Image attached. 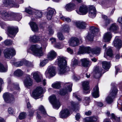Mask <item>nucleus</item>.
Listing matches in <instances>:
<instances>
[{
	"instance_id": "nucleus-10",
	"label": "nucleus",
	"mask_w": 122,
	"mask_h": 122,
	"mask_svg": "<svg viewBox=\"0 0 122 122\" xmlns=\"http://www.w3.org/2000/svg\"><path fill=\"white\" fill-rule=\"evenodd\" d=\"M42 92L43 88L41 87H38L34 90L32 95L35 99H37L42 94Z\"/></svg>"
},
{
	"instance_id": "nucleus-37",
	"label": "nucleus",
	"mask_w": 122,
	"mask_h": 122,
	"mask_svg": "<svg viewBox=\"0 0 122 122\" xmlns=\"http://www.w3.org/2000/svg\"><path fill=\"white\" fill-rule=\"evenodd\" d=\"M23 74L22 71L20 69H18L15 71L14 73V75L15 76H22Z\"/></svg>"
},
{
	"instance_id": "nucleus-32",
	"label": "nucleus",
	"mask_w": 122,
	"mask_h": 122,
	"mask_svg": "<svg viewBox=\"0 0 122 122\" xmlns=\"http://www.w3.org/2000/svg\"><path fill=\"white\" fill-rule=\"evenodd\" d=\"M97 119V117L93 116L86 118L84 120L86 122H96Z\"/></svg>"
},
{
	"instance_id": "nucleus-16",
	"label": "nucleus",
	"mask_w": 122,
	"mask_h": 122,
	"mask_svg": "<svg viewBox=\"0 0 122 122\" xmlns=\"http://www.w3.org/2000/svg\"><path fill=\"white\" fill-rule=\"evenodd\" d=\"M70 115V112L67 109H62L60 113V117L61 118H66Z\"/></svg>"
},
{
	"instance_id": "nucleus-13",
	"label": "nucleus",
	"mask_w": 122,
	"mask_h": 122,
	"mask_svg": "<svg viewBox=\"0 0 122 122\" xmlns=\"http://www.w3.org/2000/svg\"><path fill=\"white\" fill-rule=\"evenodd\" d=\"M92 49L89 46L85 47L82 46L80 47L79 51L81 54L89 53L91 52Z\"/></svg>"
},
{
	"instance_id": "nucleus-55",
	"label": "nucleus",
	"mask_w": 122,
	"mask_h": 122,
	"mask_svg": "<svg viewBox=\"0 0 122 122\" xmlns=\"http://www.w3.org/2000/svg\"><path fill=\"white\" fill-rule=\"evenodd\" d=\"M24 64L27 66L32 67L33 66L31 63L28 61H24Z\"/></svg>"
},
{
	"instance_id": "nucleus-54",
	"label": "nucleus",
	"mask_w": 122,
	"mask_h": 122,
	"mask_svg": "<svg viewBox=\"0 0 122 122\" xmlns=\"http://www.w3.org/2000/svg\"><path fill=\"white\" fill-rule=\"evenodd\" d=\"M26 117V113L25 112H22L20 113L19 115V118L20 120L24 119Z\"/></svg>"
},
{
	"instance_id": "nucleus-53",
	"label": "nucleus",
	"mask_w": 122,
	"mask_h": 122,
	"mask_svg": "<svg viewBox=\"0 0 122 122\" xmlns=\"http://www.w3.org/2000/svg\"><path fill=\"white\" fill-rule=\"evenodd\" d=\"M109 0H102L101 2H99L100 4L102 5H106L109 3Z\"/></svg>"
},
{
	"instance_id": "nucleus-22",
	"label": "nucleus",
	"mask_w": 122,
	"mask_h": 122,
	"mask_svg": "<svg viewBox=\"0 0 122 122\" xmlns=\"http://www.w3.org/2000/svg\"><path fill=\"white\" fill-rule=\"evenodd\" d=\"M48 11L47 14V18L48 20H50L54 13V12H55V9L52 8H48L47 9Z\"/></svg>"
},
{
	"instance_id": "nucleus-1",
	"label": "nucleus",
	"mask_w": 122,
	"mask_h": 122,
	"mask_svg": "<svg viewBox=\"0 0 122 122\" xmlns=\"http://www.w3.org/2000/svg\"><path fill=\"white\" fill-rule=\"evenodd\" d=\"M58 64L60 67L58 73L63 74L70 71L69 68L66 66L67 62L64 58L61 56L58 57Z\"/></svg>"
},
{
	"instance_id": "nucleus-35",
	"label": "nucleus",
	"mask_w": 122,
	"mask_h": 122,
	"mask_svg": "<svg viewBox=\"0 0 122 122\" xmlns=\"http://www.w3.org/2000/svg\"><path fill=\"white\" fill-rule=\"evenodd\" d=\"M102 66L103 68L105 70L109 69L110 68V63L106 61H103L102 62Z\"/></svg>"
},
{
	"instance_id": "nucleus-38",
	"label": "nucleus",
	"mask_w": 122,
	"mask_h": 122,
	"mask_svg": "<svg viewBox=\"0 0 122 122\" xmlns=\"http://www.w3.org/2000/svg\"><path fill=\"white\" fill-rule=\"evenodd\" d=\"M111 118L113 120L116 122H120V117H117L113 113L111 114Z\"/></svg>"
},
{
	"instance_id": "nucleus-17",
	"label": "nucleus",
	"mask_w": 122,
	"mask_h": 122,
	"mask_svg": "<svg viewBox=\"0 0 122 122\" xmlns=\"http://www.w3.org/2000/svg\"><path fill=\"white\" fill-rule=\"evenodd\" d=\"M7 31L9 34L15 36L18 32V29L17 27H10L8 28Z\"/></svg>"
},
{
	"instance_id": "nucleus-18",
	"label": "nucleus",
	"mask_w": 122,
	"mask_h": 122,
	"mask_svg": "<svg viewBox=\"0 0 122 122\" xmlns=\"http://www.w3.org/2000/svg\"><path fill=\"white\" fill-rule=\"evenodd\" d=\"M89 16L92 18L96 16V13L95 8L93 6H91L89 7Z\"/></svg>"
},
{
	"instance_id": "nucleus-50",
	"label": "nucleus",
	"mask_w": 122,
	"mask_h": 122,
	"mask_svg": "<svg viewBox=\"0 0 122 122\" xmlns=\"http://www.w3.org/2000/svg\"><path fill=\"white\" fill-rule=\"evenodd\" d=\"M84 104L85 106L88 105L90 102V98L89 97H86L84 100Z\"/></svg>"
},
{
	"instance_id": "nucleus-7",
	"label": "nucleus",
	"mask_w": 122,
	"mask_h": 122,
	"mask_svg": "<svg viewBox=\"0 0 122 122\" xmlns=\"http://www.w3.org/2000/svg\"><path fill=\"white\" fill-rule=\"evenodd\" d=\"M49 98L50 101L53 105L54 108L58 109L60 106V103L58 100H57L55 96L53 95L50 96Z\"/></svg>"
},
{
	"instance_id": "nucleus-58",
	"label": "nucleus",
	"mask_w": 122,
	"mask_h": 122,
	"mask_svg": "<svg viewBox=\"0 0 122 122\" xmlns=\"http://www.w3.org/2000/svg\"><path fill=\"white\" fill-rule=\"evenodd\" d=\"M48 60H44L40 63V66H44L46 64Z\"/></svg>"
},
{
	"instance_id": "nucleus-27",
	"label": "nucleus",
	"mask_w": 122,
	"mask_h": 122,
	"mask_svg": "<svg viewBox=\"0 0 122 122\" xmlns=\"http://www.w3.org/2000/svg\"><path fill=\"white\" fill-rule=\"evenodd\" d=\"M29 24L32 30L34 32H37L38 31V28L37 24L35 22H31Z\"/></svg>"
},
{
	"instance_id": "nucleus-44",
	"label": "nucleus",
	"mask_w": 122,
	"mask_h": 122,
	"mask_svg": "<svg viewBox=\"0 0 122 122\" xmlns=\"http://www.w3.org/2000/svg\"><path fill=\"white\" fill-rule=\"evenodd\" d=\"M61 84L59 82H57L52 84V87L54 88L59 89L60 87Z\"/></svg>"
},
{
	"instance_id": "nucleus-15",
	"label": "nucleus",
	"mask_w": 122,
	"mask_h": 122,
	"mask_svg": "<svg viewBox=\"0 0 122 122\" xmlns=\"http://www.w3.org/2000/svg\"><path fill=\"white\" fill-rule=\"evenodd\" d=\"M89 82L88 81H85L82 82V86L83 89V92L84 94H86L90 92L89 87Z\"/></svg>"
},
{
	"instance_id": "nucleus-30",
	"label": "nucleus",
	"mask_w": 122,
	"mask_h": 122,
	"mask_svg": "<svg viewBox=\"0 0 122 122\" xmlns=\"http://www.w3.org/2000/svg\"><path fill=\"white\" fill-rule=\"evenodd\" d=\"M57 56L56 53L53 51H51L47 55L48 58L49 59L52 60L55 58Z\"/></svg>"
},
{
	"instance_id": "nucleus-20",
	"label": "nucleus",
	"mask_w": 122,
	"mask_h": 122,
	"mask_svg": "<svg viewBox=\"0 0 122 122\" xmlns=\"http://www.w3.org/2000/svg\"><path fill=\"white\" fill-rule=\"evenodd\" d=\"M79 43V40L76 37L71 38L69 41L70 45L72 46H76L78 45Z\"/></svg>"
},
{
	"instance_id": "nucleus-6",
	"label": "nucleus",
	"mask_w": 122,
	"mask_h": 122,
	"mask_svg": "<svg viewBox=\"0 0 122 122\" xmlns=\"http://www.w3.org/2000/svg\"><path fill=\"white\" fill-rule=\"evenodd\" d=\"M4 55L6 58H11L15 54V50L12 48H8L5 49L4 51Z\"/></svg>"
},
{
	"instance_id": "nucleus-29",
	"label": "nucleus",
	"mask_w": 122,
	"mask_h": 122,
	"mask_svg": "<svg viewBox=\"0 0 122 122\" xmlns=\"http://www.w3.org/2000/svg\"><path fill=\"white\" fill-rule=\"evenodd\" d=\"M112 37L111 33L110 32H107L104 35V40L105 42H108L110 40Z\"/></svg>"
},
{
	"instance_id": "nucleus-56",
	"label": "nucleus",
	"mask_w": 122,
	"mask_h": 122,
	"mask_svg": "<svg viewBox=\"0 0 122 122\" xmlns=\"http://www.w3.org/2000/svg\"><path fill=\"white\" fill-rule=\"evenodd\" d=\"M5 44L7 46H9L12 45V42L10 40H6L4 41Z\"/></svg>"
},
{
	"instance_id": "nucleus-4",
	"label": "nucleus",
	"mask_w": 122,
	"mask_h": 122,
	"mask_svg": "<svg viewBox=\"0 0 122 122\" xmlns=\"http://www.w3.org/2000/svg\"><path fill=\"white\" fill-rule=\"evenodd\" d=\"M99 31V30L98 28L93 26L91 27L90 28V31L86 37V39L89 41H93L95 35Z\"/></svg>"
},
{
	"instance_id": "nucleus-24",
	"label": "nucleus",
	"mask_w": 122,
	"mask_h": 122,
	"mask_svg": "<svg viewBox=\"0 0 122 122\" xmlns=\"http://www.w3.org/2000/svg\"><path fill=\"white\" fill-rule=\"evenodd\" d=\"M102 70L101 69H99L98 67H97L94 70L95 73L94 76L96 78H98L101 76V73Z\"/></svg>"
},
{
	"instance_id": "nucleus-9",
	"label": "nucleus",
	"mask_w": 122,
	"mask_h": 122,
	"mask_svg": "<svg viewBox=\"0 0 122 122\" xmlns=\"http://www.w3.org/2000/svg\"><path fill=\"white\" fill-rule=\"evenodd\" d=\"M43 39H44V37L41 35H34L30 37L29 41L30 42L36 43L42 41Z\"/></svg>"
},
{
	"instance_id": "nucleus-28",
	"label": "nucleus",
	"mask_w": 122,
	"mask_h": 122,
	"mask_svg": "<svg viewBox=\"0 0 122 122\" xmlns=\"http://www.w3.org/2000/svg\"><path fill=\"white\" fill-rule=\"evenodd\" d=\"M92 95L95 98H97L99 97V88L97 85L96 86L93 88Z\"/></svg>"
},
{
	"instance_id": "nucleus-52",
	"label": "nucleus",
	"mask_w": 122,
	"mask_h": 122,
	"mask_svg": "<svg viewBox=\"0 0 122 122\" xmlns=\"http://www.w3.org/2000/svg\"><path fill=\"white\" fill-rule=\"evenodd\" d=\"M58 37L59 39L60 40H63L65 39L62 33L60 32H59L58 33Z\"/></svg>"
},
{
	"instance_id": "nucleus-11",
	"label": "nucleus",
	"mask_w": 122,
	"mask_h": 122,
	"mask_svg": "<svg viewBox=\"0 0 122 122\" xmlns=\"http://www.w3.org/2000/svg\"><path fill=\"white\" fill-rule=\"evenodd\" d=\"M3 97L5 102L7 103L11 102L14 99L13 96L10 93L7 92L4 93Z\"/></svg>"
},
{
	"instance_id": "nucleus-33",
	"label": "nucleus",
	"mask_w": 122,
	"mask_h": 122,
	"mask_svg": "<svg viewBox=\"0 0 122 122\" xmlns=\"http://www.w3.org/2000/svg\"><path fill=\"white\" fill-rule=\"evenodd\" d=\"M55 68L53 66L51 67L48 71V73L51 77L54 76L56 74L55 71Z\"/></svg>"
},
{
	"instance_id": "nucleus-43",
	"label": "nucleus",
	"mask_w": 122,
	"mask_h": 122,
	"mask_svg": "<svg viewBox=\"0 0 122 122\" xmlns=\"http://www.w3.org/2000/svg\"><path fill=\"white\" fill-rule=\"evenodd\" d=\"M69 26L67 25H65L63 27V29L61 30V32H63L68 33L69 32Z\"/></svg>"
},
{
	"instance_id": "nucleus-41",
	"label": "nucleus",
	"mask_w": 122,
	"mask_h": 122,
	"mask_svg": "<svg viewBox=\"0 0 122 122\" xmlns=\"http://www.w3.org/2000/svg\"><path fill=\"white\" fill-rule=\"evenodd\" d=\"M102 17L104 20V26H107L110 23V20L107 17L106 15H103Z\"/></svg>"
},
{
	"instance_id": "nucleus-61",
	"label": "nucleus",
	"mask_w": 122,
	"mask_h": 122,
	"mask_svg": "<svg viewBox=\"0 0 122 122\" xmlns=\"http://www.w3.org/2000/svg\"><path fill=\"white\" fill-rule=\"evenodd\" d=\"M37 18H40L42 17V12L39 11L37 14Z\"/></svg>"
},
{
	"instance_id": "nucleus-5",
	"label": "nucleus",
	"mask_w": 122,
	"mask_h": 122,
	"mask_svg": "<svg viewBox=\"0 0 122 122\" xmlns=\"http://www.w3.org/2000/svg\"><path fill=\"white\" fill-rule=\"evenodd\" d=\"M72 86V84H70L69 83H66L64 85V88L60 90L58 93L61 96L65 95L68 92H71L72 90L71 87Z\"/></svg>"
},
{
	"instance_id": "nucleus-51",
	"label": "nucleus",
	"mask_w": 122,
	"mask_h": 122,
	"mask_svg": "<svg viewBox=\"0 0 122 122\" xmlns=\"http://www.w3.org/2000/svg\"><path fill=\"white\" fill-rule=\"evenodd\" d=\"M107 54L108 56L110 57L112 56L113 54L111 49L109 48L107 49Z\"/></svg>"
},
{
	"instance_id": "nucleus-40",
	"label": "nucleus",
	"mask_w": 122,
	"mask_h": 122,
	"mask_svg": "<svg viewBox=\"0 0 122 122\" xmlns=\"http://www.w3.org/2000/svg\"><path fill=\"white\" fill-rule=\"evenodd\" d=\"M100 48L99 47H97L95 48L92 49L91 52L96 54H99L100 53Z\"/></svg>"
},
{
	"instance_id": "nucleus-42",
	"label": "nucleus",
	"mask_w": 122,
	"mask_h": 122,
	"mask_svg": "<svg viewBox=\"0 0 122 122\" xmlns=\"http://www.w3.org/2000/svg\"><path fill=\"white\" fill-rule=\"evenodd\" d=\"M48 39V38L46 39L44 37V39H43L42 41H41L42 42V45L44 48H45L47 45V42Z\"/></svg>"
},
{
	"instance_id": "nucleus-34",
	"label": "nucleus",
	"mask_w": 122,
	"mask_h": 122,
	"mask_svg": "<svg viewBox=\"0 0 122 122\" xmlns=\"http://www.w3.org/2000/svg\"><path fill=\"white\" fill-rule=\"evenodd\" d=\"M33 77L37 82H39L41 81V78L40 77L37 72H35L33 73Z\"/></svg>"
},
{
	"instance_id": "nucleus-39",
	"label": "nucleus",
	"mask_w": 122,
	"mask_h": 122,
	"mask_svg": "<svg viewBox=\"0 0 122 122\" xmlns=\"http://www.w3.org/2000/svg\"><path fill=\"white\" fill-rule=\"evenodd\" d=\"M79 61L77 59L75 58L73 59L71 63V66L72 68H74L77 65Z\"/></svg>"
},
{
	"instance_id": "nucleus-2",
	"label": "nucleus",
	"mask_w": 122,
	"mask_h": 122,
	"mask_svg": "<svg viewBox=\"0 0 122 122\" xmlns=\"http://www.w3.org/2000/svg\"><path fill=\"white\" fill-rule=\"evenodd\" d=\"M30 49L32 51L33 54L36 56H41L43 55L42 47L37 44L31 45Z\"/></svg>"
},
{
	"instance_id": "nucleus-36",
	"label": "nucleus",
	"mask_w": 122,
	"mask_h": 122,
	"mask_svg": "<svg viewBox=\"0 0 122 122\" xmlns=\"http://www.w3.org/2000/svg\"><path fill=\"white\" fill-rule=\"evenodd\" d=\"M14 13L15 14H16L17 15L14 16L13 17H12V20H15L18 21H20L22 18L21 15L19 13Z\"/></svg>"
},
{
	"instance_id": "nucleus-23",
	"label": "nucleus",
	"mask_w": 122,
	"mask_h": 122,
	"mask_svg": "<svg viewBox=\"0 0 122 122\" xmlns=\"http://www.w3.org/2000/svg\"><path fill=\"white\" fill-rule=\"evenodd\" d=\"M25 86L27 87L30 86L33 84L32 80L30 78V76H28L24 81Z\"/></svg>"
},
{
	"instance_id": "nucleus-62",
	"label": "nucleus",
	"mask_w": 122,
	"mask_h": 122,
	"mask_svg": "<svg viewBox=\"0 0 122 122\" xmlns=\"http://www.w3.org/2000/svg\"><path fill=\"white\" fill-rule=\"evenodd\" d=\"M0 25L2 28H4V27L6 26V25L3 22H1L0 23Z\"/></svg>"
},
{
	"instance_id": "nucleus-21",
	"label": "nucleus",
	"mask_w": 122,
	"mask_h": 122,
	"mask_svg": "<svg viewBox=\"0 0 122 122\" xmlns=\"http://www.w3.org/2000/svg\"><path fill=\"white\" fill-rule=\"evenodd\" d=\"M75 24L76 27L80 29H84L86 27V23L83 21H78L75 22Z\"/></svg>"
},
{
	"instance_id": "nucleus-19",
	"label": "nucleus",
	"mask_w": 122,
	"mask_h": 122,
	"mask_svg": "<svg viewBox=\"0 0 122 122\" xmlns=\"http://www.w3.org/2000/svg\"><path fill=\"white\" fill-rule=\"evenodd\" d=\"M122 41L118 37H116L113 41L114 46L119 48H121L122 46Z\"/></svg>"
},
{
	"instance_id": "nucleus-48",
	"label": "nucleus",
	"mask_w": 122,
	"mask_h": 122,
	"mask_svg": "<svg viewBox=\"0 0 122 122\" xmlns=\"http://www.w3.org/2000/svg\"><path fill=\"white\" fill-rule=\"evenodd\" d=\"M24 64V61H21L15 62L14 65L15 66L17 67L22 66Z\"/></svg>"
},
{
	"instance_id": "nucleus-31",
	"label": "nucleus",
	"mask_w": 122,
	"mask_h": 122,
	"mask_svg": "<svg viewBox=\"0 0 122 122\" xmlns=\"http://www.w3.org/2000/svg\"><path fill=\"white\" fill-rule=\"evenodd\" d=\"M75 7V4L72 3H69L67 4L65 7L66 10L68 11H70L74 10Z\"/></svg>"
},
{
	"instance_id": "nucleus-64",
	"label": "nucleus",
	"mask_w": 122,
	"mask_h": 122,
	"mask_svg": "<svg viewBox=\"0 0 122 122\" xmlns=\"http://www.w3.org/2000/svg\"><path fill=\"white\" fill-rule=\"evenodd\" d=\"M67 51L68 52L71 54H72L73 53V50L70 48H67Z\"/></svg>"
},
{
	"instance_id": "nucleus-47",
	"label": "nucleus",
	"mask_w": 122,
	"mask_h": 122,
	"mask_svg": "<svg viewBox=\"0 0 122 122\" xmlns=\"http://www.w3.org/2000/svg\"><path fill=\"white\" fill-rule=\"evenodd\" d=\"M33 9L30 7L26 8L25 10V11L27 13L30 14H32L33 12Z\"/></svg>"
},
{
	"instance_id": "nucleus-59",
	"label": "nucleus",
	"mask_w": 122,
	"mask_h": 122,
	"mask_svg": "<svg viewBox=\"0 0 122 122\" xmlns=\"http://www.w3.org/2000/svg\"><path fill=\"white\" fill-rule=\"evenodd\" d=\"M80 114L79 113H77L75 116V117L77 121L79 120V119L80 118Z\"/></svg>"
},
{
	"instance_id": "nucleus-8",
	"label": "nucleus",
	"mask_w": 122,
	"mask_h": 122,
	"mask_svg": "<svg viewBox=\"0 0 122 122\" xmlns=\"http://www.w3.org/2000/svg\"><path fill=\"white\" fill-rule=\"evenodd\" d=\"M3 6L5 7H14L18 8L19 7V5L15 3V2L12 0H6L3 2Z\"/></svg>"
},
{
	"instance_id": "nucleus-26",
	"label": "nucleus",
	"mask_w": 122,
	"mask_h": 122,
	"mask_svg": "<svg viewBox=\"0 0 122 122\" xmlns=\"http://www.w3.org/2000/svg\"><path fill=\"white\" fill-rule=\"evenodd\" d=\"M119 28L118 26L116 25L115 23L112 24L109 29V30L114 32L115 33H117L118 30Z\"/></svg>"
},
{
	"instance_id": "nucleus-63",
	"label": "nucleus",
	"mask_w": 122,
	"mask_h": 122,
	"mask_svg": "<svg viewBox=\"0 0 122 122\" xmlns=\"http://www.w3.org/2000/svg\"><path fill=\"white\" fill-rule=\"evenodd\" d=\"M8 112L10 114H12L13 112V110L11 108H9L8 109Z\"/></svg>"
},
{
	"instance_id": "nucleus-14",
	"label": "nucleus",
	"mask_w": 122,
	"mask_h": 122,
	"mask_svg": "<svg viewBox=\"0 0 122 122\" xmlns=\"http://www.w3.org/2000/svg\"><path fill=\"white\" fill-rule=\"evenodd\" d=\"M88 9L87 7L85 5H82L80 7L79 11L76 10V12L80 15H85L87 12Z\"/></svg>"
},
{
	"instance_id": "nucleus-25",
	"label": "nucleus",
	"mask_w": 122,
	"mask_h": 122,
	"mask_svg": "<svg viewBox=\"0 0 122 122\" xmlns=\"http://www.w3.org/2000/svg\"><path fill=\"white\" fill-rule=\"evenodd\" d=\"M81 65L84 67H89L90 65V61L86 58H84L81 60Z\"/></svg>"
},
{
	"instance_id": "nucleus-60",
	"label": "nucleus",
	"mask_w": 122,
	"mask_h": 122,
	"mask_svg": "<svg viewBox=\"0 0 122 122\" xmlns=\"http://www.w3.org/2000/svg\"><path fill=\"white\" fill-rule=\"evenodd\" d=\"M13 85L14 86V87H15V89L17 90H19V89L20 87L19 86V85L18 84H15L14 83L13 84Z\"/></svg>"
},
{
	"instance_id": "nucleus-57",
	"label": "nucleus",
	"mask_w": 122,
	"mask_h": 122,
	"mask_svg": "<svg viewBox=\"0 0 122 122\" xmlns=\"http://www.w3.org/2000/svg\"><path fill=\"white\" fill-rule=\"evenodd\" d=\"M61 19L64 21L67 22H69L71 21V19L69 18H65L64 17L62 16L61 17Z\"/></svg>"
},
{
	"instance_id": "nucleus-46",
	"label": "nucleus",
	"mask_w": 122,
	"mask_h": 122,
	"mask_svg": "<svg viewBox=\"0 0 122 122\" xmlns=\"http://www.w3.org/2000/svg\"><path fill=\"white\" fill-rule=\"evenodd\" d=\"M73 96L76 98L79 101H81V97L78 95L77 92L73 93Z\"/></svg>"
},
{
	"instance_id": "nucleus-3",
	"label": "nucleus",
	"mask_w": 122,
	"mask_h": 122,
	"mask_svg": "<svg viewBox=\"0 0 122 122\" xmlns=\"http://www.w3.org/2000/svg\"><path fill=\"white\" fill-rule=\"evenodd\" d=\"M117 92V88L115 86H113L111 89L110 94L106 99V101L108 104H111L113 102V99Z\"/></svg>"
},
{
	"instance_id": "nucleus-45",
	"label": "nucleus",
	"mask_w": 122,
	"mask_h": 122,
	"mask_svg": "<svg viewBox=\"0 0 122 122\" xmlns=\"http://www.w3.org/2000/svg\"><path fill=\"white\" fill-rule=\"evenodd\" d=\"M7 71V68H5L2 64L0 63V72H5Z\"/></svg>"
},
{
	"instance_id": "nucleus-12",
	"label": "nucleus",
	"mask_w": 122,
	"mask_h": 122,
	"mask_svg": "<svg viewBox=\"0 0 122 122\" xmlns=\"http://www.w3.org/2000/svg\"><path fill=\"white\" fill-rule=\"evenodd\" d=\"M41 112L43 114L44 116H46L47 115V113L45 111L44 107L43 106H41L39 107V109L37 110V118L38 119H40L41 117L38 113Z\"/></svg>"
},
{
	"instance_id": "nucleus-49",
	"label": "nucleus",
	"mask_w": 122,
	"mask_h": 122,
	"mask_svg": "<svg viewBox=\"0 0 122 122\" xmlns=\"http://www.w3.org/2000/svg\"><path fill=\"white\" fill-rule=\"evenodd\" d=\"M71 105L72 107L71 109H70V110H73V111H75L76 106L78 105V103H76L73 102L72 101L71 102Z\"/></svg>"
}]
</instances>
